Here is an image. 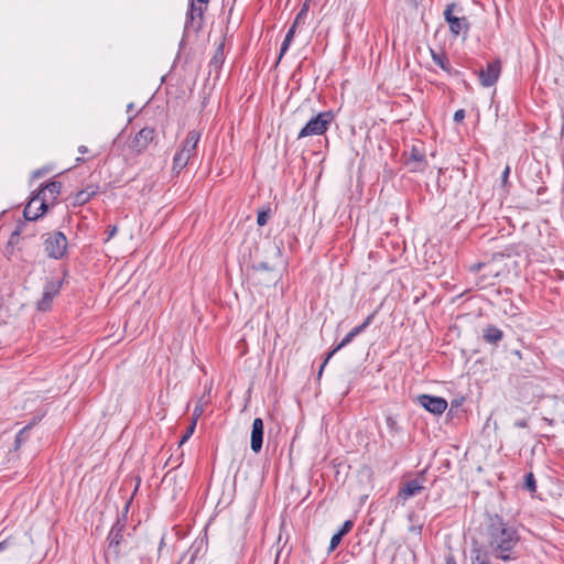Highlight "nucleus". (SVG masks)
Instances as JSON below:
<instances>
[{
    "label": "nucleus",
    "mask_w": 564,
    "mask_h": 564,
    "mask_svg": "<svg viewBox=\"0 0 564 564\" xmlns=\"http://www.w3.org/2000/svg\"><path fill=\"white\" fill-rule=\"evenodd\" d=\"M488 539L490 552L496 558L508 562L518 557L514 554V549L520 541L517 529L498 519L489 525Z\"/></svg>",
    "instance_id": "obj_1"
},
{
    "label": "nucleus",
    "mask_w": 564,
    "mask_h": 564,
    "mask_svg": "<svg viewBox=\"0 0 564 564\" xmlns=\"http://www.w3.org/2000/svg\"><path fill=\"white\" fill-rule=\"evenodd\" d=\"M200 140V132L197 130H191L185 140L182 143L181 149L175 153L173 158V171L180 173L191 160L197 154V144Z\"/></svg>",
    "instance_id": "obj_2"
},
{
    "label": "nucleus",
    "mask_w": 564,
    "mask_h": 564,
    "mask_svg": "<svg viewBox=\"0 0 564 564\" xmlns=\"http://www.w3.org/2000/svg\"><path fill=\"white\" fill-rule=\"evenodd\" d=\"M334 120L332 111H323L311 118L299 132L297 139L324 134Z\"/></svg>",
    "instance_id": "obj_3"
},
{
    "label": "nucleus",
    "mask_w": 564,
    "mask_h": 564,
    "mask_svg": "<svg viewBox=\"0 0 564 564\" xmlns=\"http://www.w3.org/2000/svg\"><path fill=\"white\" fill-rule=\"evenodd\" d=\"M273 268L268 262L253 263L247 269L248 281L256 286H270L275 283Z\"/></svg>",
    "instance_id": "obj_4"
},
{
    "label": "nucleus",
    "mask_w": 564,
    "mask_h": 564,
    "mask_svg": "<svg viewBox=\"0 0 564 564\" xmlns=\"http://www.w3.org/2000/svg\"><path fill=\"white\" fill-rule=\"evenodd\" d=\"M131 542H118L113 540L107 541V549L105 552L106 564H128L124 556L131 550Z\"/></svg>",
    "instance_id": "obj_5"
},
{
    "label": "nucleus",
    "mask_w": 564,
    "mask_h": 564,
    "mask_svg": "<svg viewBox=\"0 0 564 564\" xmlns=\"http://www.w3.org/2000/svg\"><path fill=\"white\" fill-rule=\"evenodd\" d=\"M45 192H37L26 204L23 216L25 220L33 221L43 216L48 209V198H43Z\"/></svg>",
    "instance_id": "obj_6"
},
{
    "label": "nucleus",
    "mask_w": 564,
    "mask_h": 564,
    "mask_svg": "<svg viewBox=\"0 0 564 564\" xmlns=\"http://www.w3.org/2000/svg\"><path fill=\"white\" fill-rule=\"evenodd\" d=\"M209 0H191L189 9L186 14L185 29L199 31L203 25L204 11Z\"/></svg>",
    "instance_id": "obj_7"
},
{
    "label": "nucleus",
    "mask_w": 564,
    "mask_h": 564,
    "mask_svg": "<svg viewBox=\"0 0 564 564\" xmlns=\"http://www.w3.org/2000/svg\"><path fill=\"white\" fill-rule=\"evenodd\" d=\"M44 247L50 258L61 259L66 252L67 239L63 232L55 231L45 239Z\"/></svg>",
    "instance_id": "obj_8"
},
{
    "label": "nucleus",
    "mask_w": 564,
    "mask_h": 564,
    "mask_svg": "<svg viewBox=\"0 0 564 564\" xmlns=\"http://www.w3.org/2000/svg\"><path fill=\"white\" fill-rule=\"evenodd\" d=\"M156 132L152 127L142 128L129 142V149L135 154L144 152L149 144L155 139Z\"/></svg>",
    "instance_id": "obj_9"
},
{
    "label": "nucleus",
    "mask_w": 564,
    "mask_h": 564,
    "mask_svg": "<svg viewBox=\"0 0 564 564\" xmlns=\"http://www.w3.org/2000/svg\"><path fill=\"white\" fill-rule=\"evenodd\" d=\"M500 73L501 62L499 59L488 63L487 67L485 69H480L478 73L480 85L484 87L494 86L499 79Z\"/></svg>",
    "instance_id": "obj_10"
},
{
    "label": "nucleus",
    "mask_w": 564,
    "mask_h": 564,
    "mask_svg": "<svg viewBox=\"0 0 564 564\" xmlns=\"http://www.w3.org/2000/svg\"><path fill=\"white\" fill-rule=\"evenodd\" d=\"M417 401L426 411L436 415L442 414L447 408L446 400L441 397L421 394L417 397Z\"/></svg>",
    "instance_id": "obj_11"
},
{
    "label": "nucleus",
    "mask_w": 564,
    "mask_h": 564,
    "mask_svg": "<svg viewBox=\"0 0 564 564\" xmlns=\"http://www.w3.org/2000/svg\"><path fill=\"white\" fill-rule=\"evenodd\" d=\"M59 289V282H47L44 286L42 299L36 304L37 310L43 312L48 311L51 308L52 301L58 294Z\"/></svg>",
    "instance_id": "obj_12"
},
{
    "label": "nucleus",
    "mask_w": 564,
    "mask_h": 564,
    "mask_svg": "<svg viewBox=\"0 0 564 564\" xmlns=\"http://www.w3.org/2000/svg\"><path fill=\"white\" fill-rule=\"evenodd\" d=\"M454 4H448L444 11V18L449 25V30L454 35H459L463 30H467L468 23L466 18H457L453 15Z\"/></svg>",
    "instance_id": "obj_13"
},
{
    "label": "nucleus",
    "mask_w": 564,
    "mask_h": 564,
    "mask_svg": "<svg viewBox=\"0 0 564 564\" xmlns=\"http://www.w3.org/2000/svg\"><path fill=\"white\" fill-rule=\"evenodd\" d=\"M263 443V421L260 417H256L252 423L251 430V449L254 453H259L262 448Z\"/></svg>",
    "instance_id": "obj_14"
},
{
    "label": "nucleus",
    "mask_w": 564,
    "mask_h": 564,
    "mask_svg": "<svg viewBox=\"0 0 564 564\" xmlns=\"http://www.w3.org/2000/svg\"><path fill=\"white\" fill-rule=\"evenodd\" d=\"M406 165L410 167L411 172H423L426 166L425 154L416 147H412Z\"/></svg>",
    "instance_id": "obj_15"
},
{
    "label": "nucleus",
    "mask_w": 564,
    "mask_h": 564,
    "mask_svg": "<svg viewBox=\"0 0 564 564\" xmlns=\"http://www.w3.org/2000/svg\"><path fill=\"white\" fill-rule=\"evenodd\" d=\"M423 490V486L419 479L406 481L399 491V496L406 500L413 496L419 495Z\"/></svg>",
    "instance_id": "obj_16"
},
{
    "label": "nucleus",
    "mask_w": 564,
    "mask_h": 564,
    "mask_svg": "<svg viewBox=\"0 0 564 564\" xmlns=\"http://www.w3.org/2000/svg\"><path fill=\"white\" fill-rule=\"evenodd\" d=\"M62 184L61 182L51 181L44 187H42L39 192H45L43 198H48V205L54 204L57 199V196L61 193Z\"/></svg>",
    "instance_id": "obj_17"
},
{
    "label": "nucleus",
    "mask_w": 564,
    "mask_h": 564,
    "mask_svg": "<svg viewBox=\"0 0 564 564\" xmlns=\"http://www.w3.org/2000/svg\"><path fill=\"white\" fill-rule=\"evenodd\" d=\"M355 338V336L349 332L343 339L333 349L330 350L325 360L323 361V364L321 365L319 367V370H318V378H321L327 362L329 361V359L338 351L340 350L341 348H344L345 346H347L348 344H350L352 341V339Z\"/></svg>",
    "instance_id": "obj_18"
},
{
    "label": "nucleus",
    "mask_w": 564,
    "mask_h": 564,
    "mask_svg": "<svg viewBox=\"0 0 564 564\" xmlns=\"http://www.w3.org/2000/svg\"><path fill=\"white\" fill-rule=\"evenodd\" d=\"M482 337L489 344H497L502 339L503 333L498 327L489 325L484 329Z\"/></svg>",
    "instance_id": "obj_19"
},
{
    "label": "nucleus",
    "mask_w": 564,
    "mask_h": 564,
    "mask_svg": "<svg viewBox=\"0 0 564 564\" xmlns=\"http://www.w3.org/2000/svg\"><path fill=\"white\" fill-rule=\"evenodd\" d=\"M124 531H126L124 524L120 523V521H117L116 524L112 525V528L108 534L107 541H110L111 538L113 536L115 541L117 540L118 542H130L126 538Z\"/></svg>",
    "instance_id": "obj_20"
},
{
    "label": "nucleus",
    "mask_w": 564,
    "mask_h": 564,
    "mask_svg": "<svg viewBox=\"0 0 564 564\" xmlns=\"http://www.w3.org/2000/svg\"><path fill=\"white\" fill-rule=\"evenodd\" d=\"M30 430L31 425H26L19 431L14 441V452H18L21 446L29 440Z\"/></svg>",
    "instance_id": "obj_21"
},
{
    "label": "nucleus",
    "mask_w": 564,
    "mask_h": 564,
    "mask_svg": "<svg viewBox=\"0 0 564 564\" xmlns=\"http://www.w3.org/2000/svg\"><path fill=\"white\" fill-rule=\"evenodd\" d=\"M431 54H432V59L434 61V63L436 65H438L443 70L449 73L451 63H449L448 58L445 55L436 53L433 50L431 51Z\"/></svg>",
    "instance_id": "obj_22"
},
{
    "label": "nucleus",
    "mask_w": 564,
    "mask_h": 564,
    "mask_svg": "<svg viewBox=\"0 0 564 564\" xmlns=\"http://www.w3.org/2000/svg\"><path fill=\"white\" fill-rule=\"evenodd\" d=\"M96 194L95 189L91 188H85L76 193L75 195V204L77 205H84Z\"/></svg>",
    "instance_id": "obj_23"
},
{
    "label": "nucleus",
    "mask_w": 564,
    "mask_h": 564,
    "mask_svg": "<svg viewBox=\"0 0 564 564\" xmlns=\"http://www.w3.org/2000/svg\"><path fill=\"white\" fill-rule=\"evenodd\" d=\"M473 269L475 271H479L481 269H485L486 270V274H489L491 276H498L500 274V271L499 270H496L492 268V263L488 262V263H477L473 267Z\"/></svg>",
    "instance_id": "obj_24"
},
{
    "label": "nucleus",
    "mask_w": 564,
    "mask_h": 564,
    "mask_svg": "<svg viewBox=\"0 0 564 564\" xmlns=\"http://www.w3.org/2000/svg\"><path fill=\"white\" fill-rule=\"evenodd\" d=\"M475 555L471 557V564H490L487 552L475 550Z\"/></svg>",
    "instance_id": "obj_25"
},
{
    "label": "nucleus",
    "mask_w": 564,
    "mask_h": 564,
    "mask_svg": "<svg viewBox=\"0 0 564 564\" xmlns=\"http://www.w3.org/2000/svg\"><path fill=\"white\" fill-rule=\"evenodd\" d=\"M373 316L375 314H370L367 316V318L365 319V322L356 327H354L350 333L356 337L358 336L359 334H361L369 325L370 323L372 322L373 319Z\"/></svg>",
    "instance_id": "obj_26"
},
{
    "label": "nucleus",
    "mask_w": 564,
    "mask_h": 564,
    "mask_svg": "<svg viewBox=\"0 0 564 564\" xmlns=\"http://www.w3.org/2000/svg\"><path fill=\"white\" fill-rule=\"evenodd\" d=\"M524 488L531 492H534L536 490V481H535L534 475L532 473H529L525 475Z\"/></svg>",
    "instance_id": "obj_27"
},
{
    "label": "nucleus",
    "mask_w": 564,
    "mask_h": 564,
    "mask_svg": "<svg viewBox=\"0 0 564 564\" xmlns=\"http://www.w3.org/2000/svg\"><path fill=\"white\" fill-rule=\"evenodd\" d=\"M311 0H305L300 12L296 14V18H295V24H299L301 22L304 21V19L306 18V14H307V11H308V2Z\"/></svg>",
    "instance_id": "obj_28"
},
{
    "label": "nucleus",
    "mask_w": 564,
    "mask_h": 564,
    "mask_svg": "<svg viewBox=\"0 0 564 564\" xmlns=\"http://www.w3.org/2000/svg\"><path fill=\"white\" fill-rule=\"evenodd\" d=\"M386 425L391 433H399L400 431L397 420L391 415L386 417Z\"/></svg>",
    "instance_id": "obj_29"
},
{
    "label": "nucleus",
    "mask_w": 564,
    "mask_h": 564,
    "mask_svg": "<svg viewBox=\"0 0 564 564\" xmlns=\"http://www.w3.org/2000/svg\"><path fill=\"white\" fill-rule=\"evenodd\" d=\"M195 427H196V421L193 420V422L188 425L185 434L182 436L181 441H180V444H184L185 442L188 441V438L192 436V434L194 433L195 431Z\"/></svg>",
    "instance_id": "obj_30"
},
{
    "label": "nucleus",
    "mask_w": 564,
    "mask_h": 564,
    "mask_svg": "<svg viewBox=\"0 0 564 564\" xmlns=\"http://www.w3.org/2000/svg\"><path fill=\"white\" fill-rule=\"evenodd\" d=\"M24 227L25 225H19L17 227V229L10 236L9 245L18 243L19 236L22 234Z\"/></svg>",
    "instance_id": "obj_31"
},
{
    "label": "nucleus",
    "mask_w": 564,
    "mask_h": 564,
    "mask_svg": "<svg viewBox=\"0 0 564 564\" xmlns=\"http://www.w3.org/2000/svg\"><path fill=\"white\" fill-rule=\"evenodd\" d=\"M343 539V535L339 534L338 532L335 533L332 539H330V543H329V552L334 551Z\"/></svg>",
    "instance_id": "obj_32"
},
{
    "label": "nucleus",
    "mask_w": 564,
    "mask_h": 564,
    "mask_svg": "<svg viewBox=\"0 0 564 564\" xmlns=\"http://www.w3.org/2000/svg\"><path fill=\"white\" fill-rule=\"evenodd\" d=\"M12 546H14V539L9 536L0 542V552H3Z\"/></svg>",
    "instance_id": "obj_33"
},
{
    "label": "nucleus",
    "mask_w": 564,
    "mask_h": 564,
    "mask_svg": "<svg viewBox=\"0 0 564 564\" xmlns=\"http://www.w3.org/2000/svg\"><path fill=\"white\" fill-rule=\"evenodd\" d=\"M268 218H269V212H265V210L259 212L258 216H257V224L259 226H264L268 223Z\"/></svg>",
    "instance_id": "obj_34"
},
{
    "label": "nucleus",
    "mask_w": 564,
    "mask_h": 564,
    "mask_svg": "<svg viewBox=\"0 0 564 564\" xmlns=\"http://www.w3.org/2000/svg\"><path fill=\"white\" fill-rule=\"evenodd\" d=\"M352 527H354V522L351 520H347L343 523L338 533L344 536L352 529Z\"/></svg>",
    "instance_id": "obj_35"
},
{
    "label": "nucleus",
    "mask_w": 564,
    "mask_h": 564,
    "mask_svg": "<svg viewBox=\"0 0 564 564\" xmlns=\"http://www.w3.org/2000/svg\"><path fill=\"white\" fill-rule=\"evenodd\" d=\"M117 231H118L117 226H115V225L108 226L107 230H106L107 238L105 239V242H108L111 238H113L115 235L117 234Z\"/></svg>",
    "instance_id": "obj_36"
},
{
    "label": "nucleus",
    "mask_w": 564,
    "mask_h": 564,
    "mask_svg": "<svg viewBox=\"0 0 564 564\" xmlns=\"http://www.w3.org/2000/svg\"><path fill=\"white\" fill-rule=\"evenodd\" d=\"M296 25L295 22L292 24V26L290 28V30L288 31L284 40L286 41H290L292 42L293 41V37H294V34H295V29H296Z\"/></svg>",
    "instance_id": "obj_37"
},
{
    "label": "nucleus",
    "mask_w": 564,
    "mask_h": 564,
    "mask_svg": "<svg viewBox=\"0 0 564 564\" xmlns=\"http://www.w3.org/2000/svg\"><path fill=\"white\" fill-rule=\"evenodd\" d=\"M292 42L290 41H286L284 40L282 45H281V48H280V54H279V61L282 58V56L286 53V51L289 50V46Z\"/></svg>",
    "instance_id": "obj_38"
},
{
    "label": "nucleus",
    "mask_w": 564,
    "mask_h": 564,
    "mask_svg": "<svg viewBox=\"0 0 564 564\" xmlns=\"http://www.w3.org/2000/svg\"><path fill=\"white\" fill-rule=\"evenodd\" d=\"M465 118V110L464 109H458L457 111H455L454 113V121L455 122H460L463 121Z\"/></svg>",
    "instance_id": "obj_39"
},
{
    "label": "nucleus",
    "mask_w": 564,
    "mask_h": 564,
    "mask_svg": "<svg viewBox=\"0 0 564 564\" xmlns=\"http://www.w3.org/2000/svg\"><path fill=\"white\" fill-rule=\"evenodd\" d=\"M409 530H410L411 532H413V533H415V534L420 535V534H421V532H422V524H419V525H411V527L409 528Z\"/></svg>",
    "instance_id": "obj_40"
},
{
    "label": "nucleus",
    "mask_w": 564,
    "mask_h": 564,
    "mask_svg": "<svg viewBox=\"0 0 564 564\" xmlns=\"http://www.w3.org/2000/svg\"><path fill=\"white\" fill-rule=\"evenodd\" d=\"M509 174H510V166H506L503 172H502V183H506L508 177H509Z\"/></svg>",
    "instance_id": "obj_41"
},
{
    "label": "nucleus",
    "mask_w": 564,
    "mask_h": 564,
    "mask_svg": "<svg viewBox=\"0 0 564 564\" xmlns=\"http://www.w3.org/2000/svg\"><path fill=\"white\" fill-rule=\"evenodd\" d=\"M514 425H516L517 427H521V429H523V427H527V426H528V421H527L525 419H523V420H519V421H517V422L514 423Z\"/></svg>",
    "instance_id": "obj_42"
},
{
    "label": "nucleus",
    "mask_w": 564,
    "mask_h": 564,
    "mask_svg": "<svg viewBox=\"0 0 564 564\" xmlns=\"http://www.w3.org/2000/svg\"><path fill=\"white\" fill-rule=\"evenodd\" d=\"M445 564H457L455 557L453 555H447L445 558Z\"/></svg>",
    "instance_id": "obj_43"
},
{
    "label": "nucleus",
    "mask_w": 564,
    "mask_h": 564,
    "mask_svg": "<svg viewBox=\"0 0 564 564\" xmlns=\"http://www.w3.org/2000/svg\"><path fill=\"white\" fill-rule=\"evenodd\" d=\"M423 0H409L410 4L417 8Z\"/></svg>",
    "instance_id": "obj_44"
},
{
    "label": "nucleus",
    "mask_w": 564,
    "mask_h": 564,
    "mask_svg": "<svg viewBox=\"0 0 564 564\" xmlns=\"http://www.w3.org/2000/svg\"><path fill=\"white\" fill-rule=\"evenodd\" d=\"M202 412H203V410L196 406L194 410V416L198 417L202 414ZM194 420L196 421V419H194Z\"/></svg>",
    "instance_id": "obj_45"
},
{
    "label": "nucleus",
    "mask_w": 564,
    "mask_h": 564,
    "mask_svg": "<svg viewBox=\"0 0 564 564\" xmlns=\"http://www.w3.org/2000/svg\"><path fill=\"white\" fill-rule=\"evenodd\" d=\"M78 152H79V153H82V154H85V153H87V152H88V149H87V147H85V145H80V147L78 148Z\"/></svg>",
    "instance_id": "obj_46"
},
{
    "label": "nucleus",
    "mask_w": 564,
    "mask_h": 564,
    "mask_svg": "<svg viewBox=\"0 0 564 564\" xmlns=\"http://www.w3.org/2000/svg\"><path fill=\"white\" fill-rule=\"evenodd\" d=\"M43 174H44L43 170H37V171L34 172L33 176L34 177H41Z\"/></svg>",
    "instance_id": "obj_47"
},
{
    "label": "nucleus",
    "mask_w": 564,
    "mask_h": 564,
    "mask_svg": "<svg viewBox=\"0 0 564 564\" xmlns=\"http://www.w3.org/2000/svg\"><path fill=\"white\" fill-rule=\"evenodd\" d=\"M497 258H503V254H495L492 260H496Z\"/></svg>",
    "instance_id": "obj_48"
},
{
    "label": "nucleus",
    "mask_w": 564,
    "mask_h": 564,
    "mask_svg": "<svg viewBox=\"0 0 564 564\" xmlns=\"http://www.w3.org/2000/svg\"><path fill=\"white\" fill-rule=\"evenodd\" d=\"M132 107H133V105H132V104H130V105L128 106V110H131V109H132Z\"/></svg>",
    "instance_id": "obj_49"
},
{
    "label": "nucleus",
    "mask_w": 564,
    "mask_h": 564,
    "mask_svg": "<svg viewBox=\"0 0 564 564\" xmlns=\"http://www.w3.org/2000/svg\"><path fill=\"white\" fill-rule=\"evenodd\" d=\"M545 421H546L549 424H552V420H547V419H545Z\"/></svg>",
    "instance_id": "obj_50"
}]
</instances>
